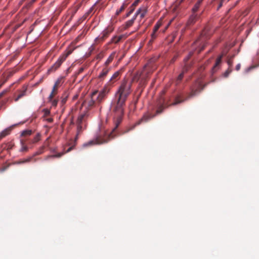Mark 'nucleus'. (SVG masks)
Listing matches in <instances>:
<instances>
[{"label":"nucleus","mask_w":259,"mask_h":259,"mask_svg":"<svg viewBox=\"0 0 259 259\" xmlns=\"http://www.w3.org/2000/svg\"><path fill=\"white\" fill-rule=\"evenodd\" d=\"M227 63H228V64L229 65V67L228 68H232V67L233 66V63L232 59H229L228 60V61H227Z\"/></svg>","instance_id":"nucleus-39"},{"label":"nucleus","mask_w":259,"mask_h":259,"mask_svg":"<svg viewBox=\"0 0 259 259\" xmlns=\"http://www.w3.org/2000/svg\"><path fill=\"white\" fill-rule=\"evenodd\" d=\"M122 72V69H120L115 72L112 75L111 77L110 78V80L108 82L107 84V86L108 85H111L112 84H113L114 82H115L116 81H117L120 77V75H121Z\"/></svg>","instance_id":"nucleus-8"},{"label":"nucleus","mask_w":259,"mask_h":259,"mask_svg":"<svg viewBox=\"0 0 259 259\" xmlns=\"http://www.w3.org/2000/svg\"><path fill=\"white\" fill-rule=\"evenodd\" d=\"M205 87V85H202L200 81H196L190 88V92L188 93L187 97L185 99H180V97H176L175 101L172 103L170 106H175L179 103L183 102L184 101L197 95L201 92Z\"/></svg>","instance_id":"nucleus-3"},{"label":"nucleus","mask_w":259,"mask_h":259,"mask_svg":"<svg viewBox=\"0 0 259 259\" xmlns=\"http://www.w3.org/2000/svg\"><path fill=\"white\" fill-rule=\"evenodd\" d=\"M204 49V47H202V48L199 50V52H201Z\"/></svg>","instance_id":"nucleus-57"},{"label":"nucleus","mask_w":259,"mask_h":259,"mask_svg":"<svg viewBox=\"0 0 259 259\" xmlns=\"http://www.w3.org/2000/svg\"><path fill=\"white\" fill-rule=\"evenodd\" d=\"M109 91L110 89L105 85L100 92L95 91L92 94L93 96L94 95L97 103H100L106 98Z\"/></svg>","instance_id":"nucleus-5"},{"label":"nucleus","mask_w":259,"mask_h":259,"mask_svg":"<svg viewBox=\"0 0 259 259\" xmlns=\"http://www.w3.org/2000/svg\"><path fill=\"white\" fill-rule=\"evenodd\" d=\"M32 158H33V156H30V157H28L27 158L24 159L25 163L30 162L32 160Z\"/></svg>","instance_id":"nucleus-42"},{"label":"nucleus","mask_w":259,"mask_h":259,"mask_svg":"<svg viewBox=\"0 0 259 259\" xmlns=\"http://www.w3.org/2000/svg\"><path fill=\"white\" fill-rule=\"evenodd\" d=\"M209 28L206 27H205L202 31V33H201V37H205L206 38H207L208 36L209 35V34L208 33V31H209Z\"/></svg>","instance_id":"nucleus-25"},{"label":"nucleus","mask_w":259,"mask_h":259,"mask_svg":"<svg viewBox=\"0 0 259 259\" xmlns=\"http://www.w3.org/2000/svg\"><path fill=\"white\" fill-rule=\"evenodd\" d=\"M85 117V114H81L79 115L78 117L77 123H80L81 124L82 120L84 119V117Z\"/></svg>","instance_id":"nucleus-36"},{"label":"nucleus","mask_w":259,"mask_h":259,"mask_svg":"<svg viewBox=\"0 0 259 259\" xmlns=\"http://www.w3.org/2000/svg\"><path fill=\"white\" fill-rule=\"evenodd\" d=\"M156 115L151 114L150 113H146L145 114L143 117L136 123L135 125H139L142 122H147L149 121L152 118H154Z\"/></svg>","instance_id":"nucleus-10"},{"label":"nucleus","mask_w":259,"mask_h":259,"mask_svg":"<svg viewBox=\"0 0 259 259\" xmlns=\"http://www.w3.org/2000/svg\"><path fill=\"white\" fill-rule=\"evenodd\" d=\"M110 68H111L110 67L104 66V67L103 68L102 71L99 75V76H98L100 80L104 79L105 78V77L108 74L109 71L110 70Z\"/></svg>","instance_id":"nucleus-12"},{"label":"nucleus","mask_w":259,"mask_h":259,"mask_svg":"<svg viewBox=\"0 0 259 259\" xmlns=\"http://www.w3.org/2000/svg\"><path fill=\"white\" fill-rule=\"evenodd\" d=\"M25 163L24 160H19V161H16L15 162L16 164H22V163Z\"/></svg>","instance_id":"nucleus-46"},{"label":"nucleus","mask_w":259,"mask_h":259,"mask_svg":"<svg viewBox=\"0 0 259 259\" xmlns=\"http://www.w3.org/2000/svg\"><path fill=\"white\" fill-rule=\"evenodd\" d=\"M83 70V68H80L79 70V73H80L81 72H82Z\"/></svg>","instance_id":"nucleus-53"},{"label":"nucleus","mask_w":259,"mask_h":259,"mask_svg":"<svg viewBox=\"0 0 259 259\" xmlns=\"http://www.w3.org/2000/svg\"><path fill=\"white\" fill-rule=\"evenodd\" d=\"M4 94V92L0 93V98L3 96Z\"/></svg>","instance_id":"nucleus-56"},{"label":"nucleus","mask_w":259,"mask_h":259,"mask_svg":"<svg viewBox=\"0 0 259 259\" xmlns=\"http://www.w3.org/2000/svg\"><path fill=\"white\" fill-rule=\"evenodd\" d=\"M126 6H127V4L123 3L122 4V5L121 6V7H120V8L118 10H117L115 15L116 16H118V15H119V14H120L125 9Z\"/></svg>","instance_id":"nucleus-28"},{"label":"nucleus","mask_w":259,"mask_h":259,"mask_svg":"<svg viewBox=\"0 0 259 259\" xmlns=\"http://www.w3.org/2000/svg\"><path fill=\"white\" fill-rule=\"evenodd\" d=\"M198 41H199V40H196L194 43H195V44H197V43L198 42Z\"/></svg>","instance_id":"nucleus-58"},{"label":"nucleus","mask_w":259,"mask_h":259,"mask_svg":"<svg viewBox=\"0 0 259 259\" xmlns=\"http://www.w3.org/2000/svg\"><path fill=\"white\" fill-rule=\"evenodd\" d=\"M135 19H136V16H134L132 19L127 21L124 25V29H126L128 27L132 26L133 25V24H134Z\"/></svg>","instance_id":"nucleus-22"},{"label":"nucleus","mask_w":259,"mask_h":259,"mask_svg":"<svg viewBox=\"0 0 259 259\" xmlns=\"http://www.w3.org/2000/svg\"><path fill=\"white\" fill-rule=\"evenodd\" d=\"M157 36V32H155V31H153V32L151 35V39L149 40V44H152L153 42V41H154V40L155 39H156Z\"/></svg>","instance_id":"nucleus-29"},{"label":"nucleus","mask_w":259,"mask_h":259,"mask_svg":"<svg viewBox=\"0 0 259 259\" xmlns=\"http://www.w3.org/2000/svg\"><path fill=\"white\" fill-rule=\"evenodd\" d=\"M21 147L20 149V152H26L28 150V147L25 145V140L23 139L20 140Z\"/></svg>","instance_id":"nucleus-19"},{"label":"nucleus","mask_w":259,"mask_h":259,"mask_svg":"<svg viewBox=\"0 0 259 259\" xmlns=\"http://www.w3.org/2000/svg\"><path fill=\"white\" fill-rule=\"evenodd\" d=\"M203 0H197V2L195 4L194 6L192 9V13H196L198 10L200 6L201 5Z\"/></svg>","instance_id":"nucleus-24"},{"label":"nucleus","mask_w":259,"mask_h":259,"mask_svg":"<svg viewBox=\"0 0 259 259\" xmlns=\"http://www.w3.org/2000/svg\"><path fill=\"white\" fill-rule=\"evenodd\" d=\"M92 10H93V8H92L90 9V10L87 13L86 15H87V16L89 15L92 12Z\"/></svg>","instance_id":"nucleus-49"},{"label":"nucleus","mask_w":259,"mask_h":259,"mask_svg":"<svg viewBox=\"0 0 259 259\" xmlns=\"http://www.w3.org/2000/svg\"><path fill=\"white\" fill-rule=\"evenodd\" d=\"M199 17V16L197 14L193 13L188 20V24L189 25L194 24L198 19Z\"/></svg>","instance_id":"nucleus-14"},{"label":"nucleus","mask_w":259,"mask_h":259,"mask_svg":"<svg viewBox=\"0 0 259 259\" xmlns=\"http://www.w3.org/2000/svg\"><path fill=\"white\" fill-rule=\"evenodd\" d=\"M73 51V49L68 50L66 52L61 55L58 60L48 69V72L51 73L58 69L67 57L72 53Z\"/></svg>","instance_id":"nucleus-4"},{"label":"nucleus","mask_w":259,"mask_h":259,"mask_svg":"<svg viewBox=\"0 0 259 259\" xmlns=\"http://www.w3.org/2000/svg\"><path fill=\"white\" fill-rule=\"evenodd\" d=\"M63 77H60L56 80L53 87L58 89L63 84Z\"/></svg>","instance_id":"nucleus-21"},{"label":"nucleus","mask_w":259,"mask_h":259,"mask_svg":"<svg viewBox=\"0 0 259 259\" xmlns=\"http://www.w3.org/2000/svg\"><path fill=\"white\" fill-rule=\"evenodd\" d=\"M229 0H228V1H229Z\"/></svg>","instance_id":"nucleus-60"},{"label":"nucleus","mask_w":259,"mask_h":259,"mask_svg":"<svg viewBox=\"0 0 259 259\" xmlns=\"http://www.w3.org/2000/svg\"><path fill=\"white\" fill-rule=\"evenodd\" d=\"M40 139V134L39 133H37L36 136L34 137L33 139L32 140V143H35L39 141Z\"/></svg>","instance_id":"nucleus-32"},{"label":"nucleus","mask_w":259,"mask_h":259,"mask_svg":"<svg viewBox=\"0 0 259 259\" xmlns=\"http://www.w3.org/2000/svg\"><path fill=\"white\" fill-rule=\"evenodd\" d=\"M96 103H97V102L95 100V98H94V95L93 96L92 94H91V100L88 102V106L91 107L93 106Z\"/></svg>","instance_id":"nucleus-27"},{"label":"nucleus","mask_w":259,"mask_h":259,"mask_svg":"<svg viewBox=\"0 0 259 259\" xmlns=\"http://www.w3.org/2000/svg\"><path fill=\"white\" fill-rule=\"evenodd\" d=\"M77 133H76V137L75 138V139H74V143L67 150H66V152H70L72 149H74V147L76 145V142L77 141V140H78V137L81 134L82 131V125H81V124H80L79 123H77Z\"/></svg>","instance_id":"nucleus-7"},{"label":"nucleus","mask_w":259,"mask_h":259,"mask_svg":"<svg viewBox=\"0 0 259 259\" xmlns=\"http://www.w3.org/2000/svg\"><path fill=\"white\" fill-rule=\"evenodd\" d=\"M6 168H7V167H3V168L1 169V171H4V170H6Z\"/></svg>","instance_id":"nucleus-54"},{"label":"nucleus","mask_w":259,"mask_h":259,"mask_svg":"<svg viewBox=\"0 0 259 259\" xmlns=\"http://www.w3.org/2000/svg\"><path fill=\"white\" fill-rule=\"evenodd\" d=\"M50 102H51L52 106L53 107H56L58 104V100L57 99L52 100L51 101H49Z\"/></svg>","instance_id":"nucleus-38"},{"label":"nucleus","mask_w":259,"mask_h":259,"mask_svg":"<svg viewBox=\"0 0 259 259\" xmlns=\"http://www.w3.org/2000/svg\"><path fill=\"white\" fill-rule=\"evenodd\" d=\"M103 56L102 54H99L97 56V59L101 60L103 58Z\"/></svg>","instance_id":"nucleus-44"},{"label":"nucleus","mask_w":259,"mask_h":259,"mask_svg":"<svg viewBox=\"0 0 259 259\" xmlns=\"http://www.w3.org/2000/svg\"><path fill=\"white\" fill-rule=\"evenodd\" d=\"M116 53L115 52H112L110 55L109 56L107 60L104 63V66L106 67H108L109 64H110L112 61H113L115 56Z\"/></svg>","instance_id":"nucleus-17"},{"label":"nucleus","mask_w":259,"mask_h":259,"mask_svg":"<svg viewBox=\"0 0 259 259\" xmlns=\"http://www.w3.org/2000/svg\"><path fill=\"white\" fill-rule=\"evenodd\" d=\"M40 153H41V152H36V153H34V154L32 156H33V158L34 156H36V155H39V154H40Z\"/></svg>","instance_id":"nucleus-48"},{"label":"nucleus","mask_w":259,"mask_h":259,"mask_svg":"<svg viewBox=\"0 0 259 259\" xmlns=\"http://www.w3.org/2000/svg\"><path fill=\"white\" fill-rule=\"evenodd\" d=\"M69 96V93L67 92H65L62 96L61 99V104L62 105L65 104L67 100L68 97Z\"/></svg>","instance_id":"nucleus-23"},{"label":"nucleus","mask_w":259,"mask_h":259,"mask_svg":"<svg viewBox=\"0 0 259 259\" xmlns=\"http://www.w3.org/2000/svg\"><path fill=\"white\" fill-rule=\"evenodd\" d=\"M27 87L23 85L22 89L18 91V93L14 95V101L17 102L20 99L26 95Z\"/></svg>","instance_id":"nucleus-9"},{"label":"nucleus","mask_w":259,"mask_h":259,"mask_svg":"<svg viewBox=\"0 0 259 259\" xmlns=\"http://www.w3.org/2000/svg\"><path fill=\"white\" fill-rule=\"evenodd\" d=\"M146 68H147V66H145V67H144V70H143V72L142 73V76H144V75L145 74H147L148 73V72L146 71ZM145 80H146V79L145 78H144V77L142 76V78H141V82L143 81V83H144L145 82Z\"/></svg>","instance_id":"nucleus-33"},{"label":"nucleus","mask_w":259,"mask_h":259,"mask_svg":"<svg viewBox=\"0 0 259 259\" xmlns=\"http://www.w3.org/2000/svg\"><path fill=\"white\" fill-rule=\"evenodd\" d=\"M134 127H135V126H134L133 127H132V128H131V129H128V130H126V131H125V132H124V133H126L128 132L131 130L133 129V128H134Z\"/></svg>","instance_id":"nucleus-52"},{"label":"nucleus","mask_w":259,"mask_h":259,"mask_svg":"<svg viewBox=\"0 0 259 259\" xmlns=\"http://www.w3.org/2000/svg\"><path fill=\"white\" fill-rule=\"evenodd\" d=\"M240 67H241V65L240 64H238L236 66V70L237 71H239L240 69Z\"/></svg>","instance_id":"nucleus-45"},{"label":"nucleus","mask_w":259,"mask_h":259,"mask_svg":"<svg viewBox=\"0 0 259 259\" xmlns=\"http://www.w3.org/2000/svg\"><path fill=\"white\" fill-rule=\"evenodd\" d=\"M124 37V35H120L119 36L115 35L111 39L110 41L109 42V44L111 43L117 44L119 42L123 37Z\"/></svg>","instance_id":"nucleus-15"},{"label":"nucleus","mask_w":259,"mask_h":259,"mask_svg":"<svg viewBox=\"0 0 259 259\" xmlns=\"http://www.w3.org/2000/svg\"><path fill=\"white\" fill-rule=\"evenodd\" d=\"M232 71V69L231 68H228V69L224 72L223 74V76L225 77H227L229 74Z\"/></svg>","instance_id":"nucleus-34"},{"label":"nucleus","mask_w":259,"mask_h":259,"mask_svg":"<svg viewBox=\"0 0 259 259\" xmlns=\"http://www.w3.org/2000/svg\"><path fill=\"white\" fill-rule=\"evenodd\" d=\"M12 129V127H10L8 128H6L4 131H3L1 133H0V140H1L3 138L7 136V135H9Z\"/></svg>","instance_id":"nucleus-16"},{"label":"nucleus","mask_w":259,"mask_h":259,"mask_svg":"<svg viewBox=\"0 0 259 259\" xmlns=\"http://www.w3.org/2000/svg\"><path fill=\"white\" fill-rule=\"evenodd\" d=\"M36 0H32V3H34V2H35Z\"/></svg>","instance_id":"nucleus-59"},{"label":"nucleus","mask_w":259,"mask_h":259,"mask_svg":"<svg viewBox=\"0 0 259 259\" xmlns=\"http://www.w3.org/2000/svg\"><path fill=\"white\" fill-rule=\"evenodd\" d=\"M183 76H184V72H183L182 73H181L178 77L177 78V83H179L180 82V81H181V80L183 79Z\"/></svg>","instance_id":"nucleus-37"},{"label":"nucleus","mask_w":259,"mask_h":259,"mask_svg":"<svg viewBox=\"0 0 259 259\" xmlns=\"http://www.w3.org/2000/svg\"><path fill=\"white\" fill-rule=\"evenodd\" d=\"M140 0H136L131 6V8H134L138 4Z\"/></svg>","instance_id":"nucleus-41"},{"label":"nucleus","mask_w":259,"mask_h":259,"mask_svg":"<svg viewBox=\"0 0 259 259\" xmlns=\"http://www.w3.org/2000/svg\"><path fill=\"white\" fill-rule=\"evenodd\" d=\"M164 109V107L163 105H160L158 109L156 110V114L155 115H157L158 114H160L162 112L163 110Z\"/></svg>","instance_id":"nucleus-35"},{"label":"nucleus","mask_w":259,"mask_h":259,"mask_svg":"<svg viewBox=\"0 0 259 259\" xmlns=\"http://www.w3.org/2000/svg\"><path fill=\"white\" fill-rule=\"evenodd\" d=\"M223 57V55L222 54V55H220L217 58L215 63V64L213 66V67L211 69V72H212V74L215 73L217 71V70L219 69V66L220 65V64L222 63V60Z\"/></svg>","instance_id":"nucleus-11"},{"label":"nucleus","mask_w":259,"mask_h":259,"mask_svg":"<svg viewBox=\"0 0 259 259\" xmlns=\"http://www.w3.org/2000/svg\"><path fill=\"white\" fill-rule=\"evenodd\" d=\"M162 23L160 21H158L156 24L155 25L153 30L155 32H157L159 29V27L161 26Z\"/></svg>","instance_id":"nucleus-30"},{"label":"nucleus","mask_w":259,"mask_h":259,"mask_svg":"<svg viewBox=\"0 0 259 259\" xmlns=\"http://www.w3.org/2000/svg\"><path fill=\"white\" fill-rule=\"evenodd\" d=\"M147 12V10L146 9H139L135 14L134 16H136V17L138 15H140V18L142 19L144 18L145 16V14Z\"/></svg>","instance_id":"nucleus-18"},{"label":"nucleus","mask_w":259,"mask_h":259,"mask_svg":"<svg viewBox=\"0 0 259 259\" xmlns=\"http://www.w3.org/2000/svg\"><path fill=\"white\" fill-rule=\"evenodd\" d=\"M47 120L49 122H52L53 121V118H49L47 119Z\"/></svg>","instance_id":"nucleus-50"},{"label":"nucleus","mask_w":259,"mask_h":259,"mask_svg":"<svg viewBox=\"0 0 259 259\" xmlns=\"http://www.w3.org/2000/svg\"><path fill=\"white\" fill-rule=\"evenodd\" d=\"M114 112L117 114V118L115 121V126L112 129L111 132L105 138H97L94 140L90 141L88 142L84 143L82 145L83 147H87L90 146H92L95 144H102L108 142L111 139L114 138L117 136L116 134V130L122 121V117L123 113V110L122 109V113H120L118 110L116 109V106L113 109Z\"/></svg>","instance_id":"nucleus-2"},{"label":"nucleus","mask_w":259,"mask_h":259,"mask_svg":"<svg viewBox=\"0 0 259 259\" xmlns=\"http://www.w3.org/2000/svg\"><path fill=\"white\" fill-rule=\"evenodd\" d=\"M32 133V130H26L23 131L21 134V136L22 137H27L30 136Z\"/></svg>","instance_id":"nucleus-26"},{"label":"nucleus","mask_w":259,"mask_h":259,"mask_svg":"<svg viewBox=\"0 0 259 259\" xmlns=\"http://www.w3.org/2000/svg\"><path fill=\"white\" fill-rule=\"evenodd\" d=\"M134 10V8H132V9L131 11H130L126 15V17H128L130 15L133 13V12Z\"/></svg>","instance_id":"nucleus-43"},{"label":"nucleus","mask_w":259,"mask_h":259,"mask_svg":"<svg viewBox=\"0 0 259 259\" xmlns=\"http://www.w3.org/2000/svg\"><path fill=\"white\" fill-rule=\"evenodd\" d=\"M25 1V0H21L19 3V5H22L23 2H24Z\"/></svg>","instance_id":"nucleus-55"},{"label":"nucleus","mask_w":259,"mask_h":259,"mask_svg":"<svg viewBox=\"0 0 259 259\" xmlns=\"http://www.w3.org/2000/svg\"><path fill=\"white\" fill-rule=\"evenodd\" d=\"M78 95L77 94L74 95L72 98V100L74 101L77 99Z\"/></svg>","instance_id":"nucleus-47"},{"label":"nucleus","mask_w":259,"mask_h":259,"mask_svg":"<svg viewBox=\"0 0 259 259\" xmlns=\"http://www.w3.org/2000/svg\"><path fill=\"white\" fill-rule=\"evenodd\" d=\"M225 2H226V0H212L211 3L213 6L216 7L217 10H218ZM227 2H228V0Z\"/></svg>","instance_id":"nucleus-13"},{"label":"nucleus","mask_w":259,"mask_h":259,"mask_svg":"<svg viewBox=\"0 0 259 259\" xmlns=\"http://www.w3.org/2000/svg\"><path fill=\"white\" fill-rule=\"evenodd\" d=\"M114 30V27L112 25H109L105 29H104L101 35L99 36L96 39H99L101 41L104 40L107 38L110 34Z\"/></svg>","instance_id":"nucleus-6"},{"label":"nucleus","mask_w":259,"mask_h":259,"mask_svg":"<svg viewBox=\"0 0 259 259\" xmlns=\"http://www.w3.org/2000/svg\"><path fill=\"white\" fill-rule=\"evenodd\" d=\"M192 54H193V53L190 52V54H189V56H188L187 58H186V59H185V61H186V60H188V59H189V58L191 56H192Z\"/></svg>","instance_id":"nucleus-51"},{"label":"nucleus","mask_w":259,"mask_h":259,"mask_svg":"<svg viewBox=\"0 0 259 259\" xmlns=\"http://www.w3.org/2000/svg\"><path fill=\"white\" fill-rule=\"evenodd\" d=\"M66 153H67L66 151L65 152H60V153H58L56 154L49 156V157L59 158V157H61L62 155H63Z\"/></svg>","instance_id":"nucleus-31"},{"label":"nucleus","mask_w":259,"mask_h":259,"mask_svg":"<svg viewBox=\"0 0 259 259\" xmlns=\"http://www.w3.org/2000/svg\"><path fill=\"white\" fill-rule=\"evenodd\" d=\"M45 116H48L50 114V111L48 109H45L43 110Z\"/></svg>","instance_id":"nucleus-40"},{"label":"nucleus","mask_w":259,"mask_h":259,"mask_svg":"<svg viewBox=\"0 0 259 259\" xmlns=\"http://www.w3.org/2000/svg\"><path fill=\"white\" fill-rule=\"evenodd\" d=\"M58 91V89L54 87H53L52 91L48 97L49 101H51L53 99V98L57 94Z\"/></svg>","instance_id":"nucleus-20"},{"label":"nucleus","mask_w":259,"mask_h":259,"mask_svg":"<svg viewBox=\"0 0 259 259\" xmlns=\"http://www.w3.org/2000/svg\"><path fill=\"white\" fill-rule=\"evenodd\" d=\"M132 81L124 79L122 81L119 89L116 92L117 100L116 105V109H118L120 113H122V106L132 92Z\"/></svg>","instance_id":"nucleus-1"}]
</instances>
